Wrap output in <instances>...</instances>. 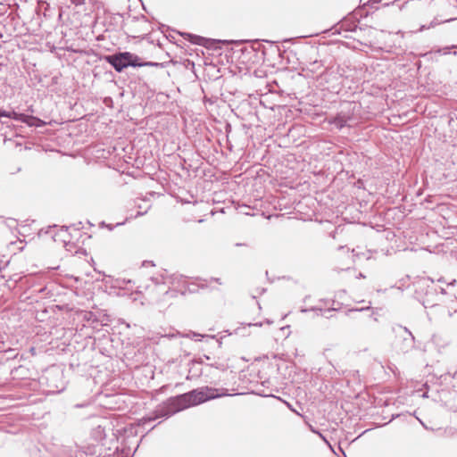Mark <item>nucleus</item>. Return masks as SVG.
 <instances>
[{"instance_id": "7ed1b4c3", "label": "nucleus", "mask_w": 457, "mask_h": 457, "mask_svg": "<svg viewBox=\"0 0 457 457\" xmlns=\"http://www.w3.org/2000/svg\"><path fill=\"white\" fill-rule=\"evenodd\" d=\"M190 406L198 405L206 401L229 395L226 392L219 393V389L209 386H202L186 393Z\"/></svg>"}, {"instance_id": "6ab92c4d", "label": "nucleus", "mask_w": 457, "mask_h": 457, "mask_svg": "<svg viewBox=\"0 0 457 457\" xmlns=\"http://www.w3.org/2000/svg\"><path fill=\"white\" fill-rule=\"evenodd\" d=\"M259 395H262V396H270L271 395L270 394H268L266 393L265 391H260L257 393Z\"/></svg>"}, {"instance_id": "4468645a", "label": "nucleus", "mask_w": 457, "mask_h": 457, "mask_svg": "<svg viewBox=\"0 0 457 457\" xmlns=\"http://www.w3.org/2000/svg\"><path fill=\"white\" fill-rule=\"evenodd\" d=\"M187 337H189V338H191V339H194V340H195V341H200V340H201V338L203 337V336H202V335L197 334V333H195V332L190 333V334H187Z\"/></svg>"}, {"instance_id": "f03ea898", "label": "nucleus", "mask_w": 457, "mask_h": 457, "mask_svg": "<svg viewBox=\"0 0 457 457\" xmlns=\"http://www.w3.org/2000/svg\"><path fill=\"white\" fill-rule=\"evenodd\" d=\"M171 287L164 292L165 296L170 295L176 297L178 294L196 293L199 288H204L206 284L204 280L196 279L194 282H188L184 277L177 275L170 278Z\"/></svg>"}, {"instance_id": "a211bd4d", "label": "nucleus", "mask_w": 457, "mask_h": 457, "mask_svg": "<svg viewBox=\"0 0 457 457\" xmlns=\"http://www.w3.org/2000/svg\"><path fill=\"white\" fill-rule=\"evenodd\" d=\"M1 117H6V118H9V112L7 111H4V110H0V118Z\"/></svg>"}, {"instance_id": "423d86ee", "label": "nucleus", "mask_w": 457, "mask_h": 457, "mask_svg": "<svg viewBox=\"0 0 457 457\" xmlns=\"http://www.w3.org/2000/svg\"><path fill=\"white\" fill-rule=\"evenodd\" d=\"M438 282L445 284V286H439L440 292L443 295H450L456 297L455 286L457 281L455 279H452L451 281L446 282L444 278H439Z\"/></svg>"}, {"instance_id": "ddd939ff", "label": "nucleus", "mask_w": 457, "mask_h": 457, "mask_svg": "<svg viewBox=\"0 0 457 457\" xmlns=\"http://www.w3.org/2000/svg\"><path fill=\"white\" fill-rule=\"evenodd\" d=\"M453 48H457V45H453L451 46H447V47H445L443 49H439L437 52L438 53H441L443 54H450V49H453Z\"/></svg>"}, {"instance_id": "412c9836", "label": "nucleus", "mask_w": 457, "mask_h": 457, "mask_svg": "<svg viewBox=\"0 0 457 457\" xmlns=\"http://www.w3.org/2000/svg\"><path fill=\"white\" fill-rule=\"evenodd\" d=\"M287 406L289 407V409H291L293 411H295L296 413V411L294 409H292V406H290L289 403H287ZM297 414H299V413L297 412Z\"/></svg>"}, {"instance_id": "20e7f679", "label": "nucleus", "mask_w": 457, "mask_h": 457, "mask_svg": "<svg viewBox=\"0 0 457 457\" xmlns=\"http://www.w3.org/2000/svg\"><path fill=\"white\" fill-rule=\"evenodd\" d=\"M138 57L129 53H120L112 55L106 56V61L115 69L116 71L120 72L129 66L137 67L144 64L137 62Z\"/></svg>"}, {"instance_id": "f8f14e48", "label": "nucleus", "mask_w": 457, "mask_h": 457, "mask_svg": "<svg viewBox=\"0 0 457 457\" xmlns=\"http://www.w3.org/2000/svg\"><path fill=\"white\" fill-rule=\"evenodd\" d=\"M335 311H336V309H334V308L320 310V315L328 319V318L332 317V312H334Z\"/></svg>"}, {"instance_id": "1a4fd4ad", "label": "nucleus", "mask_w": 457, "mask_h": 457, "mask_svg": "<svg viewBox=\"0 0 457 457\" xmlns=\"http://www.w3.org/2000/svg\"><path fill=\"white\" fill-rule=\"evenodd\" d=\"M21 122L26 123L29 127H41L45 124L40 119L27 114H23Z\"/></svg>"}, {"instance_id": "2eb2a0df", "label": "nucleus", "mask_w": 457, "mask_h": 457, "mask_svg": "<svg viewBox=\"0 0 457 457\" xmlns=\"http://www.w3.org/2000/svg\"><path fill=\"white\" fill-rule=\"evenodd\" d=\"M84 319L87 320H96L95 315L92 312H85Z\"/></svg>"}, {"instance_id": "b1692460", "label": "nucleus", "mask_w": 457, "mask_h": 457, "mask_svg": "<svg viewBox=\"0 0 457 457\" xmlns=\"http://www.w3.org/2000/svg\"><path fill=\"white\" fill-rule=\"evenodd\" d=\"M267 323H268V324H271V323H272V321H270V320H267Z\"/></svg>"}, {"instance_id": "f257e3e1", "label": "nucleus", "mask_w": 457, "mask_h": 457, "mask_svg": "<svg viewBox=\"0 0 457 457\" xmlns=\"http://www.w3.org/2000/svg\"><path fill=\"white\" fill-rule=\"evenodd\" d=\"M191 406L189 404L187 395H179L178 396L168 399L165 403H163L162 405H160L156 409L155 414L154 416L143 418L141 422L142 424H145L146 422L154 421L161 417L167 418Z\"/></svg>"}, {"instance_id": "aec40b11", "label": "nucleus", "mask_w": 457, "mask_h": 457, "mask_svg": "<svg viewBox=\"0 0 457 457\" xmlns=\"http://www.w3.org/2000/svg\"><path fill=\"white\" fill-rule=\"evenodd\" d=\"M370 309V306H367L365 308H361V309H353L352 311H363V310H368Z\"/></svg>"}, {"instance_id": "f3484780", "label": "nucleus", "mask_w": 457, "mask_h": 457, "mask_svg": "<svg viewBox=\"0 0 457 457\" xmlns=\"http://www.w3.org/2000/svg\"><path fill=\"white\" fill-rule=\"evenodd\" d=\"M126 282L130 283V280L126 281L125 279H118L117 280V286L122 287Z\"/></svg>"}, {"instance_id": "5701e85b", "label": "nucleus", "mask_w": 457, "mask_h": 457, "mask_svg": "<svg viewBox=\"0 0 457 457\" xmlns=\"http://www.w3.org/2000/svg\"><path fill=\"white\" fill-rule=\"evenodd\" d=\"M214 280H215V281H217V282H219L220 284H221V283L220 282V279H219V278H215Z\"/></svg>"}, {"instance_id": "dca6fc26", "label": "nucleus", "mask_w": 457, "mask_h": 457, "mask_svg": "<svg viewBox=\"0 0 457 457\" xmlns=\"http://www.w3.org/2000/svg\"><path fill=\"white\" fill-rule=\"evenodd\" d=\"M72 4L77 6L82 5L86 4V0H71Z\"/></svg>"}, {"instance_id": "39448f33", "label": "nucleus", "mask_w": 457, "mask_h": 457, "mask_svg": "<svg viewBox=\"0 0 457 457\" xmlns=\"http://www.w3.org/2000/svg\"><path fill=\"white\" fill-rule=\"evenodd\" d=\"M402 329L403 334L401 337H403V342L399 348L403 352H408L414 347L415 338L407 328H402Z\"/></svg>"}, {"instance_id": "9d476101", "label": "nucleus", "mask_w": 457, "mask_h": 457, "mask_svg": "<svg viewBox=\"0 0 457 457\" xmlns=\"http://www.w3.org/2000/svg\"><path fill=\"white\" fill-rule=\"evenodd\" d=\"M92 436L96 441H102L105 438L104 428L102 425L96 426L92 430Z\"/></svg>"}, {"instance_id": "0eeeda50", "label": "nucleus", "mask_w": 457, "mask_h": 457, "mask_svg": "<svg viewBox=\"0 0 457 457\" xmlns=\"http://www.w3.org/2000/svg\"><path fill=\"white\" fill-rule=\"evenodd\" d=\"M181 35L186 39L190 41L191 43L195 44V45H199V46H205V47H209L211 46V43H212L211 39H208V38L201 37V36L194 35V34H191V33H182Z\"/></svg>"}, {"instance_id": "6e6552de", "label": "nucleus", "mask_w": 457, "mask_h": 457, "mask_svg": "<svg viewBox=\"0 0 457 457\" xmlns=\"http://www.w3.org/2000/svg\"><path fill=\"white\" fill-rule=\"evenodd\" d=\"M350 119L351 117L349 115L341 112L336 117L333 118L330 123L336 126L337 129H341L348 125V121L350 120Z\"/></svg>"}, {"instance_id": "4be33fe9", "label": "nucleus", "mask_w": 457, "mask_h": 457, "mask_svg": "<svg viewBox=\"0 0 457 457\" xmlns=\"http://www.w3.org/2000/svg\"><path fill=\"white\" fill-rule=\"evenodd\" d=\"M253 325H254V326H259V327H260V326H262V323H255V324H253Z\"/></svg>"}, {"instance_id": "9b49d317", "label": "nucleus", "mask_w": 457, "mask_h": 457, "mask_svg": "<svg viewBox=\"0 0 457 457\" xmlns=\"http://www.w3.org/2000/svg\"><path fill=\"white\" fill-rule=\"evenodd\" d=\"M22 117H23V113H18V112H16L14 111L9 112V118L10 119L21 121L22 120Z\"/></svg>"}]
</instances>
